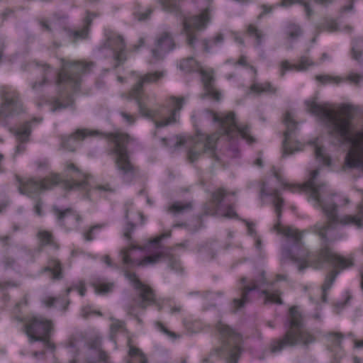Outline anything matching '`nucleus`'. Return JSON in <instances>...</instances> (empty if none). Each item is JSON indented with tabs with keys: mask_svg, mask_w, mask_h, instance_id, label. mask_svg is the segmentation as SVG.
Returning <instances> with one entry per match:
<instances>
[{
	"mask_svg": "<svg viewBox=\"0 0 363 363\" xmlns=\"http://www.w3.org/2000/svg\"><path fill=\"white\" fill-rule=\"evenodd\" d=\"M52 331V321L41 316L33 317L26 325V334L29 342H41L45 348L51 351L55 350V345L50 341Z\"/></svg>",
	"mask_w": 363,
	"mask_h": 363,
	"instance_id": "obj_13",
	"label": "nucleus"
},
{
	"mask_svg": "<svg viewBox=\"0 0 363 363\" xmlns=\"http://www.w3.org/2000/svg\"><path fill=\"white\" fill-rule=\"evenodd\" d=\"M179 68L186 73L191 72H200L204 89V94L201 96L203 99L208 96L216 101L220 99V93L213 87L214 77L212 72L203 69L200 64L194 57H189L181 60Z\"/></svg>",
	"mask_w": 363,
	"mask_h": 363,
	"instance_id": "obj_14",
	"label": "nucleus"
},
{
	"mask_svg": "<svg viewBox=\"0 0 363 363\" xmlns=\"http://www.w3.org/2000/svg\"><path fill=\"white\" fill-rule=\"evenodd\" d=\"M128 354L126 359L127 363H147L145 354L137 347L130 345V340H128Z\"/></svg>",
	"mask_w": 363,
	"mask_h": 363,
	"instance_id": "obj_32",
	"label": "nucleus"
},
{
	"mask_svg": "<svg viewBox=\"0 0 363 363\" xmlns=\"http://www.w3.org/2000/svg\"><path fill=\"white\" fill-rule=\"evenodd\" d=\"M362 78V76L357 74H350L348 76V79L351 82H354L355 84H358Z\"/></svg>",
	"mask_w": 363,
	"mask_h": 363,
	"instance_id": "obj_53",
	"label": "nucleus"
},
{
	"mask_svg": "<svg viewBox=\"0 0 363 363\" xmlns=\"http://www.w3.org/2000/svg\"><path fill=\"white\" fill-rule=\"evenodd\" d=\"M104 136L111 143L108 154L113 155L114 167L118 177L125 184H130L140 176V169L131 160L130 153L127 148L129 136L127 134L115 132L104 133L99 130L81 129L74 133L62 138V147L70 152L75 150L77 142L86 137Z\"/></svg>",
	"mask_w": 363,
	"mask_h": 363,
	"instance_id": "obj_3",
	"label": "nucleus"
},
{
	"mask_svg": "<svg viewBox=\"0 0 363 363\" xmlns=\"http://www.w3.org/2000/svg\"><path fill=\"white\" fill-rule=\"evenodd\" d=\"M2 264L6 270L16 269L18 267L16 259L10 255L4 256L2 259Z\"/></svg>",
	"mask_w": 363,
	"mask_h": 363,
	"instance_id": "obj_41",
	"label": "nucleus"
},
{
	"mask_svg": "<svg viewBox=\"0 0 363 363\" xmlns=\"http://www.w3.org/2000/svg\"><path fill=\"white\" fill-rule=\"evenodd\" d=\"M242 286L240 287V297L235 298L232 301V309L234 313L242 309L246 304L251 302L250 293L259 290L260 294L264 296V303H277L281 305L283 301L280 298V292L272 288V283L267 281L265 272L261 271L254 278L248 280L246 277L240 279Z\"/></svg>",
	"mask_w": 363,
	"mask_h": 363,
	"instance_id": "obj_9",
	"label": "nucleus"
},
{
	"mask_svg": "<svg viewBox=\"0 0 363 363\" xmlns=\"http://www.w3.org/2000/svg\"><path fill=\"white\" fill-rule=\"evenodd\" d=\"M164 71L148 72L143 75L137 77V82L130 91V95L134 99L138 106L140 113L147 118L154 121L156 128H162L168 125L176 123L177 113L180 111L185 103L184 97H170L173 108L170 109L165 106H161L158 108L148 109L144 101L143 86L145 84L155 83L165 76Z\"/></svg>",
	"mask_w": 363,
	"mask_h": 363,
	"instance_id": "obj_7",
	"label": "nucleus"
},
{
	"mask_svg": "<svg viewBox=\"0 0 363 363\" xmlns=\"http://www.w3.org/2000/svg\"><path fill=\"white\" fill-rule=\"evenodd\" d=\"M13 13V11L9 9H6L4 13H2V17L4 20H6L9 16Z\"/></svg>",
	"mask_w": 363,
	"mask_h": 363,
	"instance_id": "obj_58",
	"label": "nucleus"
},
{
	"mask_svg": "<svg viewBox=\"0 0 363 363\" xmlns=\"http://www.w3.org/2000/svg\"><path fill=\"white\" fill-rule=\"evenodd\" d=\"M125 277L135 290V296L133 299V303L127 306L126 310L129 315L137 316V308L145 311L147 306L152 304L155 305L159 311L162 310V303L157 300L154 291L149 286L143 284L135 273L125 270Z\"/></svg>",
	"mask_w": 363,
	"mask_h": 363,
	"instance_id": "obj_11",
	"label": "nucleus"
},
{
	"mask_svg": "<svg viewBox=\"0 0 363 363\" xmlns=\"http://www.w3.org/2000/svg\"><path fill=\"white\" fill-rule=\"evenodd\" d=\"M18 182L19 183V192L21 194L32 196L33 194H38L42 191L52 189L60 183L61 179L58 175L54 174L50 177H45L40 180L29 179L26 181H23L21 179L18 178Z\"/></svg>",
	"mask_w": 363,
	"mask_h": 363,
	"instance_id": "obj_15",
	"label": "nucleus"
},
{
	"mask_svg": "<svg viewBox=\"0 0 363 363\" xmlns=\"http://www.w3.org/2000/svg\"><path fill=\"white\" fill-rule=\"evenodd\" d=\"M286 130L284 132V138L283 140V155L288 156L294 152L299 151L298 147L294 148L291 145L292 135L296 130V122L293 118L292 115L287 112L284 119Z\"/></svg>",
	"mask_w": 363,
	"mask_h": 363,
	"instance_id": "obj_20",
	"label": "nucleus"
},
{
	"mask_svg": "<svg viewBox=\"0 0 363 363\" xmlns=\"http://www.w3.org/2000/svg\"><path fill=\"white\" fill-rule=\"evenodd\" d=\"M315 155L316 159L318 160L320 162H323L324 164H326L328 166L330 164V158L325 154L324 148L323 147L315 145Z\"/></svg>",
	"mask_w": 363,
	"mask_h": 363,
	"instance_id": "obj_39",
	"label": "nucleus"
},
{
	"mask_svg": "<svg viewBox=\"0 0 363 363\" xmlns=\"http://www.w3.org/2000/svg\"><path fill=\"white\" fill-rule=\"evenodd\" d=\"M305 104L307 111L318 117L326 125L334 145L349 146L345 166L363 171V132L353 133L350 130L352 112L356 108L350 104H343L341 111L345 117L342 118L331 109L328 103L319 104L315 98L306 101Z\"/></svg>",
	"mask_w": 363,
	"mask_h": 363,
	"instance_id": "obj_2",
	"label": "nucleus"
},
{
	"mask_svg": "<svg viewBox=\"0 0 363 363\" xmlns=\"http://www.w3.org/2000/svg\"><path fill=\"white\" fill-rule=\"evenodd\" d=\"M12 240V237L10 235H0V245L2 247L9 246L10 242Z\"/></svg>",
	"mask_w": 363,
	"mask_h": 363,
	"instance_id": "obj_45",
	"label": "nucleus"
},
{
	"mask_svg": "<svg viewBox=\"0 0 363 363\" xmlns=\"http://www.w3.org/2000/svg\"><path fill=\"white\" fill-rule=\"evenodd\" d=\"M4 160V156L3 154L0 153V174H3L6 172L5 168L3 167V162Z\"/></svg>",
	"mask_w": 363,
	"mask_h": 363,
	"instance_id": "obj_59",
	"label": "nucleus"
},
{
	"mask_svg": "<svg viewBox=\"0 0 363 363\" xmlns=\"http://www.w3.org/2000/svg\"><path fill=\"white\" fill-rule=\"evenodd\" d=\"M135 227V224L131 222L127 223L125 227L123 235L128 240L131 239V233L133 232Z\"/></svg>",
	"mask_w": 363,
	"mask_h": 363,
	"instance_id": "obj_44",
	"label": "nucleus"
},
{
	"mask_svg": "<svg viewBox=\"0 0 363 363\" xmlns=\"http://www.w3.org/2000/svg\"><path fill=\"white\" fill-rule=\"evenodd\" d=\"M45 351L43 350V351H39V352H37V351L33 352L32 353V355L33 357L38 358L39 357H43L45 355Z\"/></svg>",
	"mask_w": 363,
	"mask_h": 363,
	"instance_id": "obj_64",
	"label": "nucleus"
},
{
	"mask_svg": "<svg viewBox=\"0 0 363 363\" xmlns=\"http://www.w3.org/2000/svg\"><path fill=\"white\" fill-rule=\"evenodd\" d=\"M106 45L112 52L113 58L115 61L114 68H116L126 61V45L121 35H111L107 39Z\"/></svg>",
	"mask_w": 363,
	"mask_h": 363,
	"instance_id": "obj_18",
	"label": "nucleus"
},
{
	"mask_svg": "<svg viewBox=\"0 0 363 363\" xmlns=\"http://www.w3.org/2000/svg\"><path fill=\"white\" fill-rule=\"evenodd\" d=\"M94 291L98 294L105 295L111 293L114 289V282H107L101 278L93 279L91 281Z\"/></svg>",
	"mask_w": 363,
	"mask_h": 363,
	"instance_id": "obj_28",
	"label": "nucleus"
},
{
	"mask_svg": "<svg viewBox=\"0 0 363 363\" xmlns=\"http://www.w3.org/2000/svg\"><path fill=\"white\" fill-rule=\"evenodd\" d=\"M152 10L150 9L147 10L146 12L141 13V15L139 17V20L140 21L146 20L149 17V16L152 13Z\"/></svg>",
	"mask_w": 363,
	"mask_h": 363,
	"instance_id": "obj_55",
	"label": "nucleus"
},
{
	"mask_svg": "<svg viewBox=\"0 0 363 363\" xmlns=\"http://www.w3.org/2000/svg\"><path fill=\"white\" fill-rule=\"evenodd\" d=\"M156 328L169 338L172 340H175L177 338L180 337L179 335H177L174 332L169 330L162 323L156 322L155 323Z\"/></svg>",
	"mask_w": 363,
	"mask_h": 363,
	"instance_id": "obj_42",
	"label": "nucleus"
},
{
	"mask_svg": "<svg viewBox=\"0 0 363 363\" xmlns=\"http://www.w3.org/2000/svg\"><path fill=\"white\" fill-rule=\"evenodd\" d=\"M224 35L223 33H216L214 36L203 38L201 40V45L204 52L211 53L219 48L224 43Z\"/></svg>",
	"mask_w": 363,
	"mask_h": 363,
	"instance_id": "obj_25",
	"label": "nucleus"
},
{
	"mask_svg": "<svg viewBox=\"0 0 363 363\" xmlns=\"http://www.w3.org/2000/svg\"><path fill=\"white\" fill-rule=\"evenodd\" d=\"M121 116L128 124L131 125L134 123L135 118L133 117V116L125 112H121Z\"/></svg>",
	"mask_w": 363,
	"mask_h": 363,
	"instance_id": "obj_51",
	"label": "nucleus"
},
{
	"mask_svg": "<svg viewBox=\"0 0 363 363\" xmlns=\"http://www.w3.org/2000/svg\"><path fill=\"white\" fill-rule=\"evenodd\" d=\"M200 118L217 123L219 128L218 132L201 138L200 141L189 150L188 157L191 162L197 160L202 153L208 154L211 157H216V143L220 135L226 136L228 140H231L240 135L249 144L256 141L250 134V127L248 125H238L234 113L218 116L213 111L206 109L202 112Z\"/></svg>",
	"mask_w": 363,
	"mask_h": 363,
	"instance_id": "obj_5",
	"label": "nucleus"
},
{
	"mask_svg": "<svg viewBox=\"0 0 363 363\" xmlns=\"http://www.w3.org/2000/svg\"><path fill=\"white\" fill-rule=\"evenodd\" d=\"M158 1L164 11L174 13L179 18L183 27L182 32L186 35L187 45L195 49L198 38L194 30L199 31L206 28L209 21L208 11L206 10L199 15L187 17L180 10V0H158Z\"/></svg>",
	"mask_w": 363,
	"mask_h": 363,
	"instance_id": "obj_10",
	"label": "nucleus"
},
{
	"mask_svg": "<svg viewBox=\"0 0 363 363\" xmlns=\"http://www.w3.org/2000/svg\"><path fill=\"white\" fill-rule=\"evenodd\" d=\"M124 328V322L119 320H114L112 324L111 325V335L117 333L120 330L123 329Z\"/></svg>",
	"mask_w": 363,
	"mask_h": 363,
	"instance_id": "obj_43",
	"label": "nucleus"
},
{
	"mask_svg": "<svg viewBox=\"0 0 363 363\" xmlns=\"http://www.w3.org/2000/svg\"><path fill=\"white\" fill-rule=\"evenodd\" d=\"M303 33V31L300 27V26L294 23H289L286 28V35H287V39L294 41L298 39Z\"/></svg>",
	"mask_w": 363,
	"mask_h": 363,
	"instance_id": "obj_33",
	"label": "nucleus"
},
{
	"mask_svg": "<svg viewBox=\"0 0 363 363\" xmlns=\"http://www.w3.org/2000/svg\"><path fill=\"white\" fill-rule=\"evenodd\" d=\"M43 272L48 274L52 280H60L62 279V271L60 262L54 258L48 261L47 265L42 269Z\"/></svg>",
	"mask_w": 363,
	"mask_h": 363,
	"instance_id": "obj_26",
	"label": "nucleus"
},
{
	"mask_svg": "<svg viewBox=\"0 0 363 363\" xmlns=\"http://www.w3.org/2000/svg\"><path fill=\"white\" fill-rule=\"evenodd\" d=\"M303 318L296 306L289 310L288 317L284 323L286 333L281 338L271 341L269 349L272 354L281 352L286 347L301 345L308 347L315 342V337L308 330H303Z\"/></svg>",
	"mask_w": 363,
	"mask_h": 363,
	"instance_id": "obj_8",
	"label": "nucleus"
},
{
	"mask_svg": "<svg viewBox=\"0 0 363 363\" xmlns=\"http://www.w3.org/2000/svg\"><path fill=\"white\" fill-rule=\"evenodd\" d=\"M87 351L86 353V363H111L110 357L102 347V338L95 336L86 342Z\"/></svg>",
	"mask_w": 363,
	"mask_h": 363,
	"instance_id": "obj_17",
	"label": "nucleus"
},
{
	"mask_svg": "<svg viewBox=\"0 0 363 363\" xmlns=\"http://www.w3.org/2000/svg\"><path fill=\"white\" fill-rule=\"evenodd\" d=\"M350 299V296H348L345 300V302H339V303H336V307L337 308H342L344 307L345 305L347 304L349 301Z\"/></svg>",
	"mask_w": 363,
	"mask_h": 363,
	"instance_id": "obj_62",
	"label": "nucleus"
},
{
	"mask_svg": "<svg viewBox=\"0 0 363 363\" xmlns=\"http://www.w3.org/2000/svg\"><path fill=\"white\" fill-rule=\"evenodd\" d=\"M181 311H182V306H174V307H172L170 308L169 313L172 315H174V314L180 313Z\"/></svg>",
	"mask_w": 363,
	"mask_h": 363,
	"instance_id": "obj_56",
	"label": "nucleus"
},
{
	"mask_svg": "<svg viewBox=\"0 0 363 363\" xmlns=\"http://www.w3.org/2000/svg\"><path fill=\"white\" fill-rule=\"evenodd\" d=\"M96 16L97 15L96 13L86 11L84 27L81 30H70L69 32V35L73 37L74 40L85 39L87 38L92 21Z\"/></svg>",
	"mask_w": 363,
	"mask_h": 363,
	"instance_id": "obj_27",
	"label": "nucleus"
},
{
	"mask_svg": "<svg viewBox=\"0 0 363 363\" xmlns=\"http://www.w3.org/2000/svg\"><path fill=\"white\" fill-rule=\"evenodd\" d=\"M334 336L335 337L334 342L337 345H340L341 340L343 338V335L341 333H335Z\"/></svg>",
	"mask_w": 363,
	"mask_h": 363,
	"instance_id": "obj_57",
	"label": "nucleus"
},
{
	"mask_svg": "<svg viewBox=\"0 0 363 363\" xmlns=\"http://www.w3.org/2000/svg\"><path fill=\"white\" fill-rule=\"evenodd\" d=\"M235 64L240 65L242 66H245L247 65L245 57H244V56L240 57L239 60Z\"/></svg>",
	"mask_w": 363,
	"mask_h": 363,
	"instance_id": "obj_63",
	"label": "nucleus"
},
{
	"mask_svg": "<svg viewBox=\"0 0 363 363\" xmlns=\"http://www.w3.org/2000/svg\"><path fill=\"white\" fill-rule=\"evenodd\" d=\"M294 4H299L303 5L304 7V11L308 18H310L313 14V11L311 8L308 3L304 1V0H281L279 3L275 4L272 6H267L262 5V12L259 15L258 18H262L264 14L272 12L273 9L278 7H289Z\"/></svg>",
	"mask_w": 363,
	"mask_h": 363,
	"instance_id": "obj_23",
	"label": "nucleus"
},
{
	"mask_svg": "<svg viewBox=\"0 0 363 363\" xmlns=\"http://www.w3.org/2000/svg\"><path fill=\"white\" fill-rule=\"evenodd\" d=\"M313 65L315 63L313 60L306 55L301 56L296 64L290 63L288 60H283L280 65V76L284 77L287 71H306L309 67Z\"/></svg>",
	"mask_w": 363,
	"mask_h": 363,
	"instance_id": "obj_22",
	"label": "nucleus"
},
{
	"mask_svg": "<svg viewBox=\"0 0 363 363\" xmlns=\"http://www.w3.org/2000/svg\"><path fill=\"white\" fill-rule=\"evenodd\" d=\"M316 30L318 33L323 30L333 32L337 30V23L333 19H325L323 22L316 26Z\"/></svg>",
	"mask_w": 363,
	"mask_h": 363,
	"instance_id": "obj_37",
	"label": "nucleus"
},
{
	"mask_svg": "<svg viewBox=\"0 0 363 363\" xmlns=\"http://www.w3.org/2000/svg\"><path fill=\"white\" fill-rule=\"evenodd\" d=\"M144 45H145V38L140 37L138 39V43L135 44H133L131 46L130 50L133 51V52H138Z\"/></svg>",
	"mask_w": 363,
	"mask_h": 363,
	"instance_id": "obj_49",
	"label": "nucleus"
},
{
	"mask_svg": "<svg viewBox=\"0 0 363 363\" xmlns=\"http://www.w3.org/2000/svg\"><path fill=\"white\" fill-rule=\"evenodd\" d=\"M228 194L227 191L225 189L219 188L217 190L214 191L211 194V203L214 206V210L211 211L210 209L206 210V213L213 214L216 213L221 206V203L224 200V198Z\"/></svg>",
	"mask_w": 363,
	"mask_h": 363,
	"instance_id": "obj_30",
	"label": "nucleus"
},
{
	"mask_svg": "<svg viewBox=\"0 0 363 363\" xmlns=\"http://www.w3.org/2000/svg\"><path fill=\"white\" fill-rule=\"evenodd\" d=\"M361 39H355L352 43L351 55L353 60L359 64L363 63L362 51L359 45Z\"/></svg>",
	"mask_w": 363,
	"mask_h": 363,
	"instance_id": "obj_36",
	"label": "nucleus"
},
{
	"mask_svg": "<svg viewBox=\"0 0 363 363\" xmlns=\"http://www.w3.org/2000/svg\"><path fill=\"white\" fill-rule=\"evenodd\" d=\"M313 1L318 4L322 5V6H327L330 4H331V0H313Z\"/></svg>",
	"mask_w": 363,
	"mask_h": 363,
	"instance_id": "obj_60",
	"label": "nucleus"
},
{
	"mask_svg": "<svg viewBox=\"0 0 363 363\" xmlns=\"http://www.w3.org/2000/svg\"><path fill=\"white\" fill-rule=\"evenodd\" d=\"M354 0H351V2L350 3L349 5H347V6H345L342 8V10L343 11H351L353 9V5H354Z\"/></svg>",
	"mask_w": 363,
	"mask_h": 363,
	"instance_id": "obj_61",
	"label": "nucleus"
},
{
	"mask_svg": "<svg viewBox=\"0 0 363 363\" xmlns=\"http://www.w3.org/2000/svg\"><path fill=\"white\" fill-rule=\"evenodd\" d=\"M193 208L192 203L190 201L184 202L180 201H174L170 203L167 212L174 218H178L186 213L191 211Z\"/></svg>",
	"mask_w": 363,
	"mask_h": 363,
	"instance_id": "obj_24",
	"label": "nucleus"
},
{
	"mask_svg": "<svg viewBox=\"0 0 363 363\" xmlns=\"http://www.w3.org/2000/svg\"><path fill=\"white\" fill-rule=\"evenodd\" d=\"M175 48V43L173 38L169 33L164 32L157 38L155 44V48L152 50V57L155 60H160L167 52L172 51Z\"/></svg>",
	"mask_w": 363,
	"mask_h": 363,
	"instance_id": "obj_21",
	"label": "nucleus"
},
{
	"mask_svg": "<svg viewBox=\"0 0 363 363\" xmlns=\"http://www.w3.org/2000/svg\"><path fill=\"white\" fill-rule=\"evenodd\" d=\"M54 214L55 215L57 222L60 223V225H65V220L70 216H72L77 222H80L82 220V218L80 216L75 214L72 209L70 208H66L64 211H62L60 209L59 207L54 206L52 208Z\"/></svg>",
	"mask_w": 363,
	"mask_h": 363,
	"instance_id": "obj_31",
	"label": "nucleus"
},
{
	"mask_svg": "<svg viewBox=\"0 0 363 363\" xmlns=\"http://www.w3.org/2000/svg\"><path fill=\"white\" fill-rule=\"evenodd\" d=\"M92 313H97L99 315H101V313L91 311L89 306H84L81 310L82 316L84 318H87L89 315Z\"/></svg>",
	"mask_w": 363,
	"mask_h": 363,
	"instance_id": "obj_48",
	"label": "nucleus"
},
{
	"mask_svg": "<svg viewBox=\"0 0 363 363\" xmlns=\"http://www.w3.org/2000/svg\"><path fill=\"white\" fill-rule=\"evenodd\" d=\"M216 328L222 343L220 350L226 354V363H238L242 339L240 333L222 320L217 323Z\"/></svg>",
	"mask_w": 363,
	"mask_h": 363,
	"instance_id": "obj_12",
	"label": "nucleus"
},
{
	"mask_svg": "<svg viewBox=\"0 0 363 363\" xmlns=\"http://www.w3.org/2000/svg\"><path fill=\"white\" fill-rule=\"evenodd\" d=\"M104 225L97 224L91 226L87 231L83 233L84 240L86 242H91L95 238L96 233L100 231L103 228Z\"/></svg>",
	"mask_w": 363,
	"mask_h": 363,
	"instance_id": "obj_38",
	"label": "nucleus"
},
{
	"mask_svg": "<svg viewBox=\"0 0 363 363\" xmlns=\"http://www.w3.org/2000/svg\"><path fill=\"white\" fill-rule=\"evenodd\" d=\"M60 299L58 298L52 297V296H47L45 297L42 302L43 304H45L47 307H52L55 306V303L58 301Z\"/></svg>",
	"mask_w": 363,
	"mask_h": 363,
	"instance_id": "obj_47",
	"label": "nucleus"
},
{
	"mask_svg": "<svg viewBox=\"0 0 363 363\" xmlns=\"http://www.w3.org/2000/svg\"><path fill=\"white\" fill-rule=\"evenodd\" d=\"M247 33L250 37L255 38V45L256 47L262 45L264 34L261 30H259L255 26L250 24L247 27Z\"/></svg>",
	"mask_w": 363,
	"mask_h": 363,
	"instance_id": "obj_34",
	"label": "nucleus"
},
{
	"mask_svg": "<svg viewBox=\"0 0 363 363\" xmlns=\"http://www.w3.org/2000/svg\"><path fill=\"white\" fill-rule=\"evenodd\" d=\"M94 65L93 62H63L62 70L56 72L45 65L42 67L43 79L39 82H33L32 89L38 91L49 79H55L58 96L51 101L50 111L55 112L69 107L74 109V100L68 93V89H72L74 93L77 92L81 85V74L89 72Z\"/></svg>",
	"mask_w": 363,
	"mask_h": 363,
	"instance_id": "obj_4",
	"label": "nucleus"
},
{
	"mask_svg": "<svg viewBox=\"0 0 363 363\" xmlns=\"http://www.w3.org/2000/svg\"><path fill=\"white\" fill-rule=\"evenodd\" d=\"M225 216L228 217V218H237L238 217V214L234 211L232 205H228L226 207V211L225 213Z\"/></svg>",
	"mask_w": 363,
	"mask_h": 363,
	"instance_id": "obj_50",
	"label": "nucleus"
},
{
	"mask_svg": "<svg viewBox=\"0 0 363 363\" xmlns=\"http://www.w3.org/2000/svg\"><path fill=\"white\" fill-rule=\"evenodd\" d=\"M40 240V245H49L52 247L57 248V245L53 239L52 233L47 230H40L38 233Z\"/></svg>",
	"mask_w": 363,
	"mask_h": 363,
	"instance_id": "obj_35",
	"label": "nucleus"
},
{
	"mask_svg": "<svg viewBox=\"0 0 363 363\" xmlns=\"http://www.w3.org/2000/svg\"><path fill=\"white\" fill-rule=\"evenodd\" d=\"M41 118H33L30 121H26L21 124L14 130V135L17 140V145L13 155V160L16 157L25 152L26 150V144L30 141V136L31 135L33 124L39 123L42 121Z\"/></svg>",
	"mask_w": 363,
	"mask_h": 363,
	"instance_id": "obj_16",
	"label": "nucleus"
},
{
	"mask_svg": "<svg viewBox=\"0 0 363 363\" xmlns=\"http://www.w3.org/2000/svg\"><path fill=\"white\" fill-rule=\"evenodd\" d=\"M168 236L162 234L151 240L147 246L150 251L151 248L154 250L150 255L145 257L143 259H140L135 254L142 250V248L130 244L129 247H125L120 251L119 256L121 258L123 267L118 264L114 263L108 255L102 257L101 260L107 265V267L113 269H122L125 275V271H128V268L135 266H145L147 264L154 265L161 261L167 262L168 267L174 271L179 272L182 267L180 261L172 254V248L164 247L161 245V240Z\"/></svg>",
	"mask_w": 363,
	"mask_h": 363,
	"instance_id": "obj_6",
	"label": "nucleus"
},
{
	"mask_svg": "<svg viewBox=\"0 0 363 363\" xmlns=\"http://www.w3.org/2000/svg\"><path fill=\"white\" fill-rule=\"evenodd\" d=\"M18 285L15 282L7 281L4 284L0 283V288L4 289L6 287H17Z\"/></svg>",
	"mask_w": 363,
	"mask_h": 363,
	"instance_id": "obj_54",
	"label": "nucleus"
},
{
	"mask_svg": "<svg viewBox=\"0 0 363 363\" xmlns=\"http://www.w3.org/2000/svg\"><path fill=\"white\" fill-rule=\"evenodd\" d=\"M42 206H43V203H42V201L39 199L36 201L35 205H34V211H35V213L38 215V216H42Z\"/></svg>",
	"mask_w": 363,
	"mask_h": 363,
	"instance_id": "obj_52",
	"label": "nucleus"
},
{
	"mask_svg": "<svg viewBox=\"0 0 363 363\" xmlns=\"http://www.w3.org/2000/svg\"><path fill=\"white\" fill-rule=\"evenodd\" d=\"M272 172L284 188L291 192H309V196L314 201V206L320 208L327 218L326 220L317 222L301 232L291 227L282 228L280 219L284 200L280 197V191L274 189L267 192L264 185L261 189L262 196L272 198L277 213V223L274 225L273 230L286 237V243L281 250V261L291 260L297 265L301 273L310 267L321 269L328 264L333 267V269L326 275L322 286V298L323 301H326L327 291L332 287L340 271L352 264L350 260L332 252L327 245L340 238L335 233L338 225H350L358 230L363 229V201L357 205L354 214L339 216L337 205L331 199L326 200L324 198L326 194H330L328 186L323 182H316V178L319 174L318 169L312 171L308 180L303 184H291L284 182L274 167L272 168Z\"/></svg>",
	"mask_w": 363,
	"mask_h": 363,
	"instance_id": "obj_1",
	"label": "nucleus"
},
{
	"mask_svg": "<svg viewBox=\"0 0 363 363\" xmlns=\"http://www.w3.org/2000/svg\"><path fill=\"white\" fill-rule=\"evenodd\" d=\"M315 79L317 81L324 84L327 83H331L335 80L334 78L329 75H317Z\"/></svg>",
	"mask_w": 363,
	"mask_h": 363,
	"instance_id": "obj_46",
	"label": "nucleus"
},
{
	"mask_svg": "<svg viewBox=\"0 0 363 363\" xmlns=\"http://www.w3.org/2000/svg\"><path fill=\"white\" fill-rule=\"evenodd\" d=\"M73 290L78 291L79 295L81 296H84L86 291L84 282L83 281H79L77 283L72 284L71 286L67 289L66 295H69V294Z\"/></svg>",
	"mask_w": 363,
	"mask_h": 363,
	"instance_id": "obj_40",
	"label": "nucleus"
},
{
	"mask_svg": "<svg viewBox=\"0 0 363 363\" xmlns=\"http://www.w3.org/2000/svg\"><path fill=\"white\" fill-rule=\"evenodd\" d=\"M67 170L72 172L70 179L65 182V186L67 189H78L88 191L90 189V184L88 181V177L81 172L74 164L67 165Z\"/></svg>",
	"mask_w": 363,
	"mask_h": 363,
	"instance_id": "obj_19",
	"label": "nucleus"
},
{
	"mask_svg": "<svg viewBox=\"0 0 363 363\" xmlns=\"http://www.w3.org/2000/svg\"><path fill=\"white\" fill-rule=\"evenodd\" d=\"M278 90L279 89L277 87L268 82L264 83L254 82L250 86V91L257 95H260L262 94L275 95Z\"/></svg>",
	"mask_w": 363,
	"mask_h": 363,
	"instance_id": "obj_29",
	"label": "nucleus"
}]
</instances>
